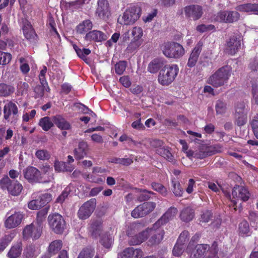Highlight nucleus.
Returning a JSON list of instances; mask_svg holds the SVG:
<instances>
[{"label": "nucleus", "instance_id": "f257e3e1", "mask_svg": "<svg viewBox=\"0 0 258 258\" xmlns=\"http://www.w3.org/2000/svg\"><path fill=\"white\" fill-rule=\"evenodd\" d=\"M179 72L178 66L176 64H166L160 70L158 81L163 86L170 85L176 78Z\"/></svg>", "mask_w": 258, "mask_h": 258}, {"label": "nucleus", "instance_id": "f03ea898", "mask_svg": "<svg viewBox=\"0 0 258 258\" xmlns=\"http://www.w3.org/2000/svg\"><path fill=\"white\" fill-rule=\"evenodd\" d=\"M231 72L229 66L222 67L209 77L208 83L214 87L222 86L227 83L231 75Z\"/></svg>", "mask_w": 258, "mask_h": 258}, {"label": "nucleus", "instance_id": "7ed1b4c3", "mask_svg": "<svg viewBox=\"0 0 258 258\" xmlns=\"http://www.w3.org/2000/svg\"><path fill=\"white\" fill-rule=\"evenodd\" d=\"M4 119L7 122L16 123L19 118L18 103L12 101H7L3 108Z\"/></svg>", "mask_w": 258, "mask_h": 258}, {"label": "nucleus", "instance_id": "20e7f679", "mask_svg": "<svg viewBox=\"0 0 258 258\" xmlns=\"http://www.w3.org/2000/svg\"><path fill=\"white\" fill-rule=\"evenodd\" d=\"M163 54L167 57L178 58L185 53L182 46L178 43H167L163 49Z\"/></svg>", "mask_w": 258, "mask_h": 258}, {"label": "nucleus", "instance_id": "39448f33", "mask_svg": "<svg viewBox=\"0 0 258 258\" xmlns=\"http://www.w3.org/2000/svg\"><path fill=\"white\" fill-rule=\"evenodd\" d=\"M140 8L132 6L128 8L123 13L120 20V23L124 25H130L134 23L140 16Z\"/></svg>", "mask_w": 258, "mask_h": 258}, {"label": "nucleus", "instance_id": "423d86ee", "mask_svg": "<svg viewBox=\"0 0 258 258\" xmlns=\"http://www.w3.org/2000/svg\"><path fill=\"white\" fill-rule=\"evenodd\" d=\"M43 225L38 223H32L26 225L23 229V237L26 239L31 238L33 240L38 239L41 235Z\"/></svg>", "mask_w": 258, "mask_h": 258}, {"label": "nucleus", "instance_id": "0eeeda50", "mask_svg": "<svg viewBox=\"0 0 258 258\" xmlns=\"http://www.w3.org/2000/svg\"><path fill=\"white\" fill-rule=\"evenodd\" d=\"M48 223L52 230L56 233H61L66 227V222L63 217L57 213L49 215Z\"/></svg>", "mask_w": 258, "mask_h": 258}, {"label": "nucleus", "instance_id": "6e6552de", "mask_svg": "<svg viewBox=\"0 0 258 258\" xmlns=\"http://www.w3.org/2000/svg\"><path fill=\"white\" fill-rule=\"evenodd\" d=\"M221 151V147L218 145L209 146L203 145L195 151V158L204 159Z\"/></svg>", "mask_w": 258, "mask_h": 258}, {"label": "nucleus", "instance_id": "1a4fd4ad", "mask_svg": "<svg viewBox=\"0 0 258 258\" xmlns=\"http://www.w3.org/2000/svg\"><path fill=\"white\" fill-rule=\"evenodd\" d=\"M241 37L237 35H233L226 41L225 52L233 55L241 48Z\"/></svg>", "mask_w": 258, "mask_h": 258}, {"label": "nucleus", "instance_id": "9d476101", "mask_svg": "<svg viewBox=\"0 0 258 258\" xmlns=\"http://www.w3.org/2000/svg\"><path fill=\"white\" fill-rule=\"evenodd\" d=\"M154 202H145L137 207L132 212V216L135 218L143 217L154 210L156 207Z\"/></svg>", "mask_w": 258, "mask_h": 258}, {"label": "nucleus", "instance_id": "9b49d317", "mask_svg": "<svg viewBox=\"0 0 258 258\" xmlns=\"http://www.w3.org/2000/svg\"><path fill=\"white\" fill-rule=\"evenodd\" d=\"M250 193L247 188L240 185L235 186L232 190V196L233 199L235 200H232V202L233 204L234 209L236 210L235 205L237 203L236 200H241L243 202L247 201L250 197Z\"/></svg>", "mask_w": 258, "mask_h": 258}, {"label": "nucleus", "instance_id": "f8f14e48", "mask_svg": "<svg viewBox=\"0 0 258 258\" xmlns=\"http://www.w3.org/2000/svg\"><path fill=\"white\" fill-rule=\"evenodd\" d=\"M96 207V200L91 199L87 201L80 208L78 212V217L84 220L88 218L93 212Z\"/></svg>", "mask_w": 258, "mask_h": 258}, {"label": "nucleus", "instance_id": "ddd939ff", "mask_svg": "<svg viewBox=\"0 0 258 258\" xmlns=\"http://www.w3.org/2000/svg\"><path fill=\"white\" fill-rule=\"evenodd\" d=\"M131 34L133 38L128 44L127 49L132 52L141 45L142 42L140 39L143 36V31L141 27H135L132 30Z\"/></svg>", "mask_w": 258, "mask_h": 258}, {"label": "nucleus", "instance_id": "4468645a", "mask_svg": "<svg viewBox=\"0 0 258 258\" xmlns=\"http://www.w3.org/2000/svg\"><path fill=\"white\" fill-rule=\"evenodd\" d=\"M240 15L237 11H221L215 17L217 21L232 23L239 19Z\"/></svg>", "mask_w": 258, "mask_h": 258}, {"label": "nucleus", "instance_id": "2eb2a0df", "mask_svg": "<svg viewBox=\"0 0 258 258\" xmlns=\"http://www.w3.org/2000/svg\"><path fill=\"white\" fill-rule=\"evenodd\" d=\"M89 225L88 233L92 238L96 239L103 234L102 221L101 219H92Z\"/></svg>", "mask_w": 258, "mask_h": 258}, {"label": "nucleus", "instance_id": "dca6fc26", "mask_svg": "<svg viewBox=\"0 0 258 258\" xmlns=\"http://www.w3.org/2000/svg\"><path fill=\"white\" fill-rule=\"evenodd\" d=\"M184 12L187 18H190L194 20L199 19L203 15V8L201 6L192 5L185 7Z\"/></svg>", "mask_w": 258, "mask_h": 258}, {"label": "nucleus", "instance_id": "f3484780", "mask_svg": "<svg viewBox=\"0 0 258 258\" xmlns=\"http://www.w3.org/2000/svg\"><path fill=\"white\" fill-rule=\"evenodd\" d=\"M24 177L30 182H38L41 180L40 171L36 167L29 166L23 170Z\"/></svg>", "mask_w": 258, "mask_h": 258}, {"label": "nucleus", "instance_id": "a211bd4d", "mask_svg": "<svg viewBox=\"0 0 258 258\" xmlns=\"http://www.w3.org/2000/svg\"><path fill=\"white\" fill-rule=\"evenodd\" d=\"M109 3L107 0H98L96 14L101 19L106 20L110 15Z\"/></svg>", "mask_w": 258, "mask_h": 258}, {"label": "nucleus", "instance_id": "6ab92c4d", "mask_svg": "<svg viewBox=\"0 0 258 258\" xmlns=\"http://www.w3.org/2000/svg\"><path fill=\"white\" fill-rule=\"evenodd\" d=\"M203 43L202 41H200L196 44L195 47L191 51L187 62V66L189 68H192L196 66L199 59L200 54L202 50Z\"/></svg>", "mask_w": 258, "mask_h": 258}, {"label": "nucleus", "instance_id": "aec40b11", "mask_svg": "<svg viewBox=\"0 0 258 258\" xmlns=\"http://www.w3.org/2000/svg\"><path fill=\"white\" fill-rule=\"evenodd\" d=\"M23 218V215L20 212H15L9 216L5 222V226L9 229L14 228L19 225Z\"/></svg>", "mask_w": 258, "mask_h": 258}, {"label": "nucleus", "instance_id": "412c9836", "mask_svg": "<svg viewBox=\"0 0 258 258\" xmlns=\"http://www.w3.org/2000/svg\"><path fill=\"white\" fill-rule=\"evenodd\" d=\"M7 183L5 186V189H6L8 192L14 196H17L20 195L23 186L18 181L12 180L9 177L7 176Z\"/></svg>", "mask_w": 258, "mask_h": 258}, {"label": "nucleus", "instance_id": "4be33fe9", "mask_svg": "<svg viewBox=\"0 0 258 258\" xmlns=\"http://www.w3.org/2000/svg\"><path fill=\"white\" fill-rule=\"evenodd\" d=\"M121 258H142L143 252L140 248H135L133 247L124 249L120 254Z\"/></svg>", "mask_w": 258, "mask_h": 258}, {"label": "nucleus", "instance_id": "5701e85b", "mask_svg": "<svg viewBox=\"0 0 258 258\" xmlns=\"http://www.w3.org/2000/svg\"><path fill=\"white\" fill-rule=\"evenodd\" d=\"M107 39L106 34L102 31L98 30H93L87 33L85 36V39L87 41H93L100 42L106 40Z\"/></svg>", "mask_w": 258, "mask_h": 258}, {"label": "nucleus", "instance_id": "b1692460", "mask_svg": "<svg viewBox=\"0 0 258 258\" xmlns=\"http://www.w3.org/2000/svg\"><path fill=\"white\" fill-rule=\"evenodd\" d=\"M23 32L25 37L30 42L32 43L36 42L37 35L29 22H26L24 25Z\"/></svg>", "mask_w": 258, "mask_h": 258}, {"label": "nucleus", "instance_id": "393cba45", "mask_svg": "<svg viewBox=\"0 0 258 258\" xmlns=\"http://www.w3.org/2000/svg\"><path fill=\"white\" fill-rule=\"evenodd\" d=\"M164 235V230H158L157 231H149V236L150 237L148 242L151 245L159 244L163 239Z\"/></svg>", "mask_w": 258, "mask_h": 258}, {"label": "nucleus", "instance_id": "a878e982", "mask_svg": "<svg viewBox=\"0 0 258 258\" xmlns=\"http://www.w3.org/2000/svg\"><path fill=\"white\" fill-rule=\"evenodd\" d=\"M88 150V145L84 141L80 142L79 143L78 148L74 150V156L77 160L83 158L87 155Z\"/></svg>", "mask_w": 258, "mask_h": 258}, {"label": "nucleus", "instance_id": "bb28decb", "mask_svg": "<svg viewBox=\"0 0 258 258\" xmlns=\"http://www.w3.org/2000/svg\"><path fill=\"white\" fill-rule=\"evenodd\" d=\"M235 10L237 11L257 14L258 4L249 3L240 5L235 8Z\"/></svg>", "mask_w": 258, "mask_h": 258}, {"label": "nucleus", "instance_id": "cd10ccee", "mask_svg": "<svg viewBox=\"0 0 258 258\" xmlns=\"http://www.w3.org/2000/svg\"><path fill=\"white\" fill-rule=\"evenodd\" d=\"M165 62L161 59H155L151 61L148 67V70L151 73H156L160 71L165 65Z\"/></svg>", "mask_w": 258, "mask_h": 258}, {"label": "nucleus", "instance_id": "c85d7f7f", "mask_svg": "<svg viewBox=\"0 0 258 258\" xmlns=\"http://www.w3.org/2000/svg\"><path fill=\"white\" fill-rule=\"evenodd\" d=\"M148 236V231H144L138 234L131 237L128 240V243L131 245L140 244L146 240Z\"/></svg>", "mask_w": 258, "mask_h": 258}, {"label": "nucleus", "instance_id": "c756f323", "mask_svg": "<svg viewBox=\"0 0 258 258\" xmlns=\"http://www.w3.org/2000/svg\"><path fill=\"white\" fill-rule=\"evenodd\" d=\"M22 244L21 242L14 244L7 253L9 258H18L22 251Z\"/></svg>", "mask_w": 258, "mask_h": 258}, {"label": "nucleus", "instance_id": "7c9ffc66", "mask_svg": "<svg viewBox=\"0 0 258 258\" xmlns=\"http://www.w3.org/2000/svg\"><path fill=\"white\" fill-rule=\"evenodd\" d=\"M40 84L37 85L34 88V92L35 93L34 97L35 98H42L44 95V92L50 91V88L48 86L47 83H40Z\"/></svg>", "mask_w": 258, "mask_h": 258}, {"label": "nucleus", "instance_id": "2f4dec72", "mask_svg": "<svg viewBox=\"0 0 258 258\" xmlns=\"http://www.w3.org/2000/svg\"><path fill=\"white\" fill-rule=\"evenodd\" d=\"M53 123L60 129L68 130L71 128V125L64 118L60 115L53 117Z\"/></svg>", "mask_w": 258, "mask_h": 258}, {"label": "nucleus", "instance_id": "473e14b6", "mask_svg": "<svg viewBox=\"0 0 258 258\" xmlns=\"http://www.w3.org/2000/svg\"><path fill=\"white\" fill-rule=\"evenodd\" d=\"M39 253L38 248L34 244H30L24 249L23 258H36Z\"/></svg>", "mask_w": 258, "mask_h": 258}, {"label": "nucleus", "instance_id": "72a5a7b5", "mask_svg": "<svg viewBox=\"0 0 258 258\" xmlns=\"http://www.w3.org/2000/svg\"><path fill=\"white\" fill-rule=\"evenodd\" d=\"M54 168L55 171L57 172H71L73 170L72 167L68 165L66 162L59 161L58 160H55L54 161Z\"/></svg>", "mask_w": 258, "mask_h": 258}, {"label": "nucleus", "instance_id": "f704fd0d", "mask_svg": "<svg viewBox=\"0 0 258 258\" xmlns=\"http://www.w3.org/2000/svg\"><path fill=\"white\" fill-rule=\"evenodd\" d=\"M93 27V24L90 20H86L80 23L76 27L78 33L84 34Z\"/></svg>", "mask_w": 258, "mask_h": 258}, {"label": "nucleus", "instance_id": "c9c22d12", "mask_svg": "<svg viewBox=\"0 0 258 258\" xmlns=\"http://www.w3.org/2000/svg\"><path fill=\"white\" fill-rule=\"evenodd\" d=\"M194 217V210L189 207L184 208L180 212V218L184 222H188L192 220Z\"/></svg>", "mask_w": 258, "mask_h": 258}, {"label": "nucleus", "instance_id": "e433bc0d", "mask_svg": "<svg viewBox=\"0 0 258 258\" xmlns=\"http://www.w3.org/2000/svg\"><path fill=\"white\" fill-rule=\"evenodd\" d=\"M37 194H33V198H37L39 200L40 204L42 205V207L45 206L47 204L50 202L52 199V196L51 194L49 193H44L40 194L38 196H37Z\"/></svg>", "mask_w": 258, "mask_h": 258}, {"label": "nucleus", "instance_id": "4c0bfd02", "mask_svg": "<svg viewBox=\"0 0 258 258\" xmlns=\"http://www.w3.org/2000/svg\"><path fill=\"white\" fill-rule=\"evenodd\" d=\"M211 248L212 246L210 247L208 244H202L197 245L195 249L197 250V253L199 254V255L203 258L206 252L208 251L209 253L208 255L211 256H213V254L210 251Z\"/></svg>", "mask_w": 258, "mask_h": 258}, {"label": "nucleus", "instance_id": "58836bf2", "mask_svg": "<svg viewBox=\"0 0 258 258\" xmlns=\"http://www.w3.org/2000/svg\"><path fill=\"white\" fill-rule=\"evenodd\" d=\"M156 152L170 162H173L174 160V157L168 148H166L164 146L162 148L156 149Z\"/></svg>", "mask_w": 258, "mask_h": 258}, {"label": "nucleus", "instance_id": "ea45409f", "mask_svg": "<svg viewBox=\"0 0 258 258\" xmlns=\"http://www.w3.org/2000/svg\"><path fill=\"white\" fill-rule=\"evenodd\" d=\"M62 245V243L60 240H55L52 241L48 248L49 253L51 255L55 254L61 249Z\"/></svg>", "mask_w": 258, "mask_h": 258}, {"label": "nucleus", "instance_id": "a19ab883", "mask_svg": "<svg viewBox=\"0 0 258 258\" xmlns=\"http://www.w3.org/2000/svg\"><path fill=\"white\" fill-rule=\"evenodd\" d=\"M177 212V210L175 207H170L166 212L161 217L163 221H166L167 223L169 220L173 219Z\"/></svg>", "mask_w": 258, "mask_h": 258}, {"label": "nucleus", "instance_id": "79ce46f5", "mask_svg": "<svg viewBox=\"0 0 258 258\" xmlns=\"http://www.w3.org/2000/svg\"><path fill=\"white\" fill-rule=\"evenodd\" d=\"M35 155L39 160L42 161H47L51 157L50 152L45 149L37 150L35 153Z\"/></svg>", "mask_w": 258, "mask_h": 258}, {"label": "nucleus", "instance_id": "37998d69", "mask_svg": "<svg viewBox=\"0 0 258 258\" xmlns=\"http://www.w3.org/2000/svg\"><path fill=\"white\" fill-rule=\"evenodd\" d=\"M14 238V234L10 233L6 235L4 237L0 239V252H2L11 242Z\"/></svg>", "mask_w": 258, "mask_h": 258}, {"label": "nucleus", "instance_id": "c03bdc74", "mask_svg": "<svg viewBox=\"0 0 258 258\" xmlns=\"http://www.w3.org/2000/svg\"><path fill=\"white\" fill-rule=\"evenodd\" d=\"M39 125L45 131H48L53 125V123L49 117L46 116L40 119Z\"/></svg>", "mask_w": 258, "mask_h": 258}, {"label": "nucleus", "instance_id": "a18cd8bd", "mask_svg": "<svg viewBox=\"0 0 258 258\" xmlns=\"http://www.w3.org/2000/svg\"><path fill=\"white\" fill-rule=\"evenodd\" d=\"M172 190L176 197H181L183 193V190L181 187V185L178 181L172 180Z\"/></svg>", "mask_w": 258, "mask_h": 258}, {"label": "nucleus", "instance_id": "49530a36", "mask_svg": "<svg viewBox=\"0 0 258 258\" xmlns=\"http://www.w3.org/2000/svg\"><path fill=\"white\" fill-rule=\"evenodd\" d=\"M151 186L154 190L160 193L163 197L167 196V189L162 184L157 182H152L151 183Z\"/></svg>", "mask_w": 258, "mask_h": 258}, {"label": "nucleus", "instance_id": "de8ad7c7", "mask_svg": "<svg viewBox=\"0 0 258 258\" xmlns=\"http://www.w3.org/2000/svg\"><path fill=\"white\" fill-rule=\"evenodd\" d=\"M14 92V89L10 86L0 84V96H8Z\"/></svg>", "mask_w": 258, "mask_h": 258}, {"label": "nucleus", "instance_id": "09e8293b", "mask_svg": "<svg viewBox=\"0 0 258 258\" xmlns=\"http://www.w3.org/2000/svg\"><path fill=\"white\" fill-rule=\"evenodd\" d=\"M94 253V248L86 247L81 251L78 258H92Z\"/></svg>", "mask_w": 258, "mask_h": 258}, {"label": "nucleus", "instance_id": "8fccbe9b", "mask_svg": "<svg viewBox=\"0 0 258 258\" xmlns=\"http://www.w3.org/2000/svg\"><path fill=\"white\" fill-rule=\"evenodd\" d=\"M247 113L245 108V103L243 102H238L235 106L234 115L243 114Z\"/></svg>", "mask_w": 258, "mask_h": 258}, {"label": "nucleus", "instance_id": "3c124183", "mask_svg": "<svg viewBox=\"0 0 258 258\" xmlns=\"http://www.w3.org/2000/svg\"><path fill=\"white\" fill-rule=\"evenodd\" d=\"M235 123L239 126L245 124L247 120V113L234 115Z\"/></svg>", "mask_w": 258, "mask_h": 258}, {"label": "nucleus", "instance_id": "603ef678", "mask_svg": "<svg viewBox=\"0 0 258 258\" xmlns=\"http://www.w3.org/2000/svg\"><path fill=\"white\" fill-rule=\"evenodd\" d=\"M40 170L42 173L44 174L49 175V180L53 179V174L52 173V168L47 163L42 165L40 167Z\"/></svg>", "mask_w": 258, "mask_h": 258}, {"label": "nucleus", "instance_id": "864d4df0", "mask_svg": "<svg viewBox=\"0 0 258 258\" xmlns=\"http://www.w3.org/2000/svg\"><path fill=\"white\" fill-rule=\"evenodd\" d=\"M126 68L125 61H120L115 65V73L119 75H122Z\"/></svg>", "mask_w": 258, "mask_h": 258}, {"label": "nucleus", "instance_id": "5fc2aeb1", "mask_svg": "<svg viewBox=\"0 0 258 258\" xmlns=\"http://www.w3.org/2000/svg\"><path fill=\"white\" fill-rule=\"evenodd\" d=\"M216 112L218 114H223L226 110V104L221 100H218L215 105Z\"/></svg>", "mask_w": 258, "mask_h": 258}, {"label": "nucleus", "instance_id": "6e6d98bb", "mask_svg": "<svg viewBox=\"0 0 258 258\" xmlns=\"http://www.w3.org/2000/svg\"><path fill=\"white\" fill-rule=\"evenodd\" d=\"M12 59L11 54L0 52V64L5 65L9 63Z\"/></svg>", "mask_w": 258, "mask_h": 258}, {"label": "nucleus", "instance_id": "4d7b16f0", "mask_svg": "<svg viewBox=\"0 0 258 258\" xmlns=\"http://www.w3.org/2000/svg\"><path fill=\"white\" fill-rule=\"evenodd\" d=\"M47 213V210L46 208H44L39 211L37 213L36 221L34 222V223H38L40 224V225H43L42 222L44 221Z\"/></svg>", "mask_w": 258, "mask_h": 258}, {"label": "nucleus", "instance_id": "13d9d810", "mask_svg": "<svg viewBox=\"0 0 258 258\" xmlns=\"http://www.w3.org/2000/svg\"><path fill=\"white\" fill-rule=\"evenodd\" d=\"M189 239V233L187 231H183L179 235L177 239V243L178 244H181L184 246V244L186 243Z\"/></svg>", "mask_w": 258, "mask_h": 258}, {"label": "nucleus", "instance_id": "bf43d9fd", "mask_svg": "<svg viewBox=\"0 0 258 258\" xmlns=\"http://www.w3.org/2000/svg\"><path fill=\"white\" fill-rule=\"evenodd\" d=\"M29 86L26 82H20L18 84L17 90L21 95H23L27 93Z\"/></svg>", "mask_w": 258, "mask_h": 258}, {"label": "nucleus", "instance_id": "052dcab7", "mask_svg": "<svg viewBox=\"0 0 258 258\" xmlns=\"http://www.w3.org/2000/svg\"><path fill=\"white\" fill-rule=\"evenodd\" d=\"M166 224V221H163V220L160 218L153 225L151 228H148L146 230V231H148V233L149 234V231H157L158 230H163L160 227L162 225H163Z\"/></svg>", "mask_w": 258, "mask_h": 258}, {"label": "nucleus", "instance_id": "680f3d73", "mask_svg": "<svg viewBox=\"0 0 258 258\" xmlns=\"http://www.w3.org/2000/svg\"><path fill=\"white\" fill-rule=\"evenodd\" d=\"M252 101L258 105V80L252 84Z\"/></svg>", "mask_w": 258, "mask_h": 258}, {"label": "nucleus", "instance_id": "e2e57ef3", "mask_svg": "<svg viewBox=\"0 0 258 258\" xmlns=\"http://www.w3.org/2000/svg\"><path fill=\"white\" fill-rule=\"evenodd\" d=\"M239 233L241 235H244L248 233L249 227L248 223L246 221H242L239 226Z\"/></svg>", "mask_w": 258, "mask_h": 258}, {"label": "nucleus", "instance_id": "0e129e2a", "mask_svg": "<svg viewBox=\"0 0 258 258\" xmlns=\"http://www.w3.org/2000/svg\"><path fill=\"white\" fill-rule=\"evenodd\" d=\"M71 189L69 187H66L62 192L61 194L57 197L56 202L58 203H62L65 199L68 197Z\"/></svg>", "mask_w": 258, "mask_h": 258}, {"label": "nucleus", "instance_id": "69168bd1", "mask_svg": "<svg viewBox=\"0 0 258 258\" xmlns=\"http://www.w3.org/2000/svg\"><path fill=\"white\" fill-rule=\"evenodd\" d=\"M28 208L32 210H37L43 207L37 198L28 203Z\"/></svg>", "mask_w": 258, "mask_h": 258}, {"label": "nucleus", "instance_id": "338daca9", "mask_svg": "<svg viewBox=\"0 0 258 258\" xmlns=\"http://www.w3.org/2000/svg\"><path fill=\"white\" fill-rule=\"evenodd\" d=\"M184 246L178 244L176 242L173 249V254L174 256H179L181 255L184 249Z\"/></svg>", "mask_w": 258, "mask_h": 258}, {"label": "nucleus", "instance_id": "774afa93", "mask_svg": "<svg viewBox=\"0 0 258 258\" xmlns=\"http://www.w3.org/2000/svg\"><path fill=\"white\" fill-rule=\"evenodd\" d=\"M251 126L254 136L258 139V114H256L252 120Z\"/></svg>", "mask_w": 258, "mask_h": 258}]
</instances>
